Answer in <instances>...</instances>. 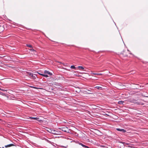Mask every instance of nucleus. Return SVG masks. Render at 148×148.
Segmentation results:
<instances>
[{"mask_svg":"<svg viewBox=\"0 0 148 148\" xmlns=\"http://www.w3.org/2000/svg\"><path fill=\"white\" fill-rule=\"evenodd\" d=\"M0 95H1L3 96H5V94L3 92H0Z\"/></svg>","mask_w":148,"mask_h":148,"instance_id":"4468645a","label":"nucleus"},{"mask_svg":"<svg viewBox=\"0 0 148 148\" xmlns=\"http://www.w3.org/2000/svg\"><path fill=\"white\" fill-rule=\"evenodd\" d=\"M60 130L66 132H68V131H69V129L68 128L66 127H62L61 128H59Z\"/></svg>","mask_w":148,"mask_h":148,"instance_id":"f03ea898","label":"nucleus"},{"mask_svg":"<svg viewBox=\"0 0 148 148\" xmlns=\"http://www.w3.org/2000/svg\"><path fill=\"white\" fill-rule=\"evenodd\" d=\"M78 67L79 70L82 71L84 70V68L82 66H78Z\"/></svg>","mask_w":148,"mask_h":148,"instance_id":"0eeeda50","label":"nucleus"},{"mask_svg":"<svg viewBox=\"0 0 148 148\" xmlns=\"http://www.w3.org/2000/svg\"><path fill=\"white\" fill-rule=\"evenodd\" d=\"M27 47H30V48H32V46L31 45H27Z\"/></svg>","mask_w":148,"mask_h":148,"instance_id":"2eb2a0df","label":"nucleus"},{"mask_svg":"<svg viewBox=\"0 0 148 148\" xmlns=\"http://www.w3.org/2000/svg\"><path fill=\"white\" fill-rule=\"evenodd\" d=\"M83 147H85V148H88V146H86L85 145H84V146Z\"/></svg>","mask_w":148,"mask_h":148,"instance_id":"a211bd4d","label":"nucleus"},{"mask_svg":"<svg viewBox=\"0 0 148 148\" xmlns=\"http://www.w3.org/2000/svg\"><path fill=\"white\" fill-rule=\"evenodd\" d=\"M31 87L33 88H35V89H37V88L35 87H32V86H31Z\"/></svg>","mask_w":148,"mask_h":148,"instance_id":"aec40b11","label":"nucleus"},{"mask_svg":"<svg viewBox=\"0 0 148 148\" xmlns=\"http://www.w3.org/2000/svg\"><path fill=\"white\" fill-rule=\"evenodd\" d=\"M1 89H1V88H0V90H1Z\"/></svg>","mask_w":148,"mask_h":148,"instance_id":"393cba45","label":"nucleus"},{"mask_svg":"<svg viewBox=\"0 0 148 148\" xmlns=\"http://www.w3.org/2000/svg\"><path fill=\"white\" fill-rule=\"evenodd\" d=\"M30 50L31 51H35V50L33 49V48H32L31 49H30Z\"/></svg>","mask_w":148,"mask_h":148,"instance_id":"f3484780","label":"nucleus"},{"mask_svg":"<svg viewBox=\"0 0 148 148\" xmlns=\"http://www.w3.org/2000/svg\"><path fill=\"white\" fill-rule=\"evenodd\" d=\"M38 73L39 75H40V74H41V73Z\"/></svg>","mask_w":148,"mask_h":148,"instance_id":"b1692460","label":"nucleus"},{"mask_svg":"<svg viewBox=\"0 0 148 148\" xmlns=\"http://www.w3.org/2000/svg\"><path fill=\"white\" fill-rule=\"evenodd\" d=\"M79 145H81L83 147H84V145H83V144H82V143H79Z\"/></svg>","mask_w":148,"mask_h":148,"instance_id":"dca6fc26","label":"nucleus"},{"mask_svg":"<svg viewBox=\"0 0 148 148\" xmlns=\"http://www.w3.org/2000/svg\"><path fill=\"white\" fill-rule=\"evenodd\" d=\"M30 118L31 119H33L34 120H38V119H39V118H37L36 117H30Z\"/></svg>","mask_w":148,"mask_h":148,"instance_id":"1a4fd4ad","label":"nucleus"},{"mask_svg":"<svg viewBox=\"0 0 148 148\" xmlns=\"http://www.w3.org/2000/svg\"><path fill=\"white\" fill-rule=\"evenodd\" d=\"M70 68L71 69H76V67L73 65L71 66Z\"/></svg>","mask_w":148,"mask_h":148,"instance_id":"ddd939ff","label":"nucleus"},{"mask_svg":"<svg viewBox=\"0 0 148 148\" xmlns=\"http://www.w3.org/2000/svg\"><path fill=\"white\" fill-rule=\"evenodd\" d=\"M92 74L93 75H102V74L101 73H92Z\"/></svg>","mask_w":148,"mask_h":148,"instance_id":"9d476101","label":"nucleus"},{"mask_svg":"<svg viewBox=\"0 0 148 148\" xmlns=\"http://www.w3.org/2000/svg\"><path fill=\"white\" fill-rule=\"evenodd\" d=\"M0 148H1V147H0Z\"/></svg>","mask_w":148,"mask_h":148,"instance_id":"c85d7f7f","label":"nucleus"},{"mask_svg":"<svg viewBox=\"0 0 148 148\" xmlns=\"http://www.w3.org/2000/svg\"><path fill=\"white\" fill-rule=\"evenodd\" d=\"M45 74H40V75L43 76V77H44L45 76Z\"/></svg>","mask_w":148,"mask_h":148,"instance_id":"5701e85b","label":"nucleus"},{"mask_svg":"<svg viewBox=\"0 0 148 148\" xmlns=\"http://www.w3.org/2000/svg\"><path fill=\"white\" fill-rule=\"evenodd\" d=\"M50 130H51V129H49V130H48V132H50V133H51V131H50Z\"/></svg>","mask_w":148,"mask_h":148,"instance_id":"4be33fe9","label":"nucleus"},{"mask_svg":"<svg viewBox=\"0 0 148 148\" xmlns=\"http://www.w3.org/2000/svg\"><path fill=\"white\" fill-rule=\"evenodd\" d=\"M0 120H1V119H0Z\"/></svg>","mask_w":148,"mask_h":148,"instance_id":"bb28decb","label":"nucleus"},{"mask_svg":"<svg viewBox=\"0 0 148 148\" xmlns=\"http://www.w3.org/2000/svg\"><path fill=\"white\" fill-rule=\"evenodd\" d=\"M124 101H120L118 102V103L119 104H122L123 105Z\"/></svg>","mask_w":148,"mask_h":148,"instance_id":"9b49d317","label":"nucleus"},{"mask_svg":"<svg viewBox=\"0 0 148 148\" xmlns=\"http://www.w3.org/2000/svg\"><path fill=\"white\" fill-rule=\"evenodd\" d=\"M88 91H90V90H88Z\"/></svg>","mask_w":148,"mask_h":148,"instance_id":"a878e982","label":"nucleus"},{"mask_svg":"<svg viewBox=\"0 0 148 148\" xmlns=\"http://www.w3.org/2000/svg\"><path fill=\"white\" fill-rule=\"evenodd\" d=\"M44 73L45 74H48L49 75H52V74L50 73V72H49L48 71H47L46 70H45L44 71Z\"/></svg>","mask_w":148,"mask_h":148,"instance_id":"39448f33","label":"nucleus"},{"mask_svg":"<svg viewBox=\"0 0 148 148\" xmlns=\"http://www.w3.org/2000/svg\"><path fill=\"white\" fill-rule=\"evenodd\" d=\"M1 90L3 91H6V90H4V89H1Z\"/></svg>","mask_w":148,"mask_h":148,"instance_id":"412c9836","label":"nucleus"},{"mask_svg":"<svg viewBox=\"0 0 148 148\" xmlns=\"http://www.w3.org/2000/svg\"><path fill=\"white\" fill-rule=\"evenodd\" d=\"M26 72L28 75V76H29L31 79H35L37 77V76L36 75L32 73L29 72Z\"/></svg>","mask_w":148,"mask_h":148,"instance_id":"f257e3e1","label":"nucleus"},{"mask_svg":"<svg viewBox=\"0 0 148 148\" xmlns=\"http://www.w3.org/2000/svg\"><path fill=\"white\" fill-rule=\"evenodd\" d=\"M51 133L55 135H57L59 134V133L57 131L54 130H50Z\"/></svg>","mask_w":148,"mask_h":148,"instance_id":"7ed1b4c3","label":"nucleus"},{"mask_svg":"<svg viewBox=\"0 0 148 148\" xmlns=\"http://www.w3.org/2000/svg\"><path fill=\"white\" fill-rule=\"evenodd\" d=\"M2 148H4V147H3Z\"/></svg>","mask_w":148,"mask_h":148,"instance_id":"cd10ccee","label":"nucleus"},{"mask_svg":"<svg viewBox=\"0 0 148 148\" xmlns=\"http://www.w3.org/2000/svg\"><path fill=\"white\" fill-rule=\"evenodd\" d=\"M14 145L13 144H9V145H5V148H7L8 147H11L12 146H14Z\"/></svg>","mask_w":148,"mask_h":148,"instance_id":"423d86ee","label":"nucleus"},{"mask_svg":"<svg viewBox=\"0 0 148 148\" xmlns=\"http://www.w3.org/2000/svg\"><path fill=\"white\" fill-rule=\"evenodd\" d=\"M116 130L118 131L122 132L123 133H125L126 132V130H125L124 129H120L119 128H117V129H116Z\"/></svg>","mask_w":148,"mask_h":148,"instance_id":"20e7f679","label":"nucleus"},{"mask_svg":"<svg viewBox=\"0 0 148 148\" xmlns=\"http://www.w3.org/2000/svg\"><path fill=\"white\" fill-rule=\"evenodd\" d=\"M44 77H48V75H45Z\"/></svg>","mask_w":148,"mask_h":148,"instance_id":"6ab92c4d","label":"nucleus"},{"mask_svg":"<svg viewBox=\"0 0 148 148\" xmlns=\"http://www.w3.org/2000/svg\"><path fill=\"white\" fill-rule=\"evenodd\" d=\"M95 88H96L97 89L102 90L103 88L101 86H96L95 87Z\"/></svg>","mask_w":148,"mask_h":148,"instance_id":"6e6552de","label":"nucleus"},{"mask_svg":"<svg viewBox=\"0 0 148 148\" xmlns=\"http://www.w3.org/2000/svg\"><path fill=\"white\" fill-rule=\"evenodd\" d=\"M136 103L138 104L139 105H143L144 104L143 103L140 102H137Z\"/></svg>","mask_w":148,"mask_h":148,"instance_id":"f8f14e48","label":"nucleus"}]
</instances>
